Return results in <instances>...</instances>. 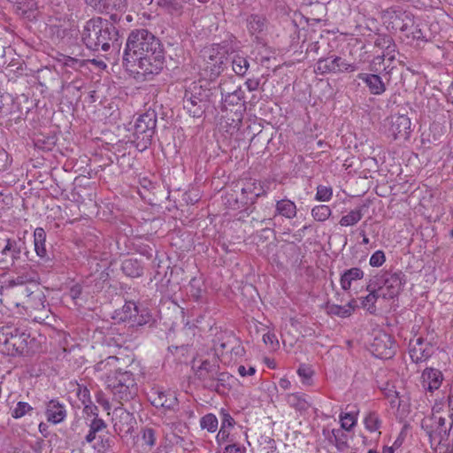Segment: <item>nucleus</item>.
<instances>
[{
    "mask_svg": "<svg viewBox=\"0 0 453 453\" xmlns=\"http://www.w3.org/2000/svg\"><path fill=\"white\" fill-rule=\"evenodd\" d=\"M123 64L128 72L135 75V79L152 80L164 67L159 40L146 29L132 31L124 50Z\"/></svg>",
    "mask_w": 453,
    "mask_h": 453,
    "instance_id": "f257e3e1",
    "label": "nucleus"
},
{
    "mask_svg": "<svg viewBox=\"0 0 453 453\" xmlns=\"http://www.w3.org/2000/svg\"><path fill=\"white\" fill-rule=\"evenodd\" d=\"M118 358L108 357L106 359L98 362L94 369L97 377L104 380L107 388L110 389L113 398L121 403L133 399L138 391L137 383L134 374L129 371L114 369Z\"/></svg>",
    "mask_w": 453,
    "mask_h": 453,
    "instance_id": "f03ea898",
    "label": "nucleus"
},
{
    "mask_svg": "<svg viewBox=\"0 0 453 453\" xmlns=\"http://www.w3.org/2000/svg\"><path fill=\"white\" fill-rule=\"evenodd\" d=\"M116 34L115 27L107 20L92 19L87 21L83 28L82 41L89 50L107 51Z\"/></svg>",
    "mask_w": 453,
    "mask_h": 453,
    "instance_id": "7ed1b4c3",
    "label": "nucleus"
},
{
    "mask_svg": "<svg viewBox=\"0 0 453 453\" xmlns=\"http://www.w3.org/2000/svg\"><path fill=\"white\" fill-rule=\"evenodd\" d=\"M370 288L376 289L383 299H393L402 289L403 280L401 273L380 272L370 279Z\"/></svg>",
    "mask_w": 453,
    "mask_h": 453,
    "instance_id": "20e7f679",
    "label": "nucleus"
},
{
    "mask_svg": "<svg viewBox=\"0 0 453 453\" xmlns=\"http://www.w3.org/2000/svg\"><path fill=\"white\" fill-rule=\"evenodd\" d=\"M27 346V334L13 325L0 329V353L16 356L23 353Z\"/></svg>",
    "mask_w": 453,
    "mask_h": 453,
    "instance_id": "39448f33",
    "label": "nucleus"
},
{
    "mask_svg": "<svg viewBox=\"0 0 453 453\" xmlns=\"http://www.w3.org/2000/svg\"><path fill=\"white\" fill-rule=\"evenodd\" d=\"M156 114L151 111L140 115L134 126L133 142L138 150H145L151 142L156 128Z\"/></svg>",
    "mask_w": 453,
    "mask_h": 453,
    "instance_id": "423d86ee",
    "label": "nucleus"
},
{
    "mask_svg": "<svg viewBox=\"0 0 453 453\" xmlns=\"http://www.w3.org/2000/svg\"><path fill=\"white\" fill-rule=\"evenodd\" d=\"M210 90L203 86L193 84L186 90L183 98V107L193 118H199L208 107Z\"/></svg>",
    "mask_w": 453,
    "mask_h": 453,
    "instance_id": "0eeeda50",
    "label": "nucleus"
},
{
    "mask_svg": "<svg viewBox=\"0 0 453 453\" xmlns=\"http://www.w3.org/2000/svg\"><path fill=\"white\" fill-rule=\"evenodd\" d=\"M227 51L224 46L212 44L204 49V71L208 73L209 79H216L224 70Z\"/></svg>",
    "mask_w": 453,
    "mask_h": 453,
    "instance_id": "6e6552de",
    "label": "nucleus"
},
{
    "mask_svg": "<svg viewBox=\"0 0 453 453\" xmlns=\"http://www.w3.org/2000/svg\"><path fill=\"white\" fill-rule=\"evenodd\" d=\"M357 70L355 63H349L338 56L319 58L315 66V73L325 75L327 73H353Z\"/></svg>",
    "mask_w": 453,
    "mask_h": 453,
    "instance_id": "1a4fd4ad",
    "label": "nucleus"
},
{
    "mask_svg": "<svg viewBox=\"0 0 453 453\" xmlns=\"http://www.w3.org/2000/svg\"><path fill=\"white\" fill-rule=\"evenodd\" d=\"M370 349L374 357L380 359H389L396 351V344L389 334L379 333L373 338Z\"/></svg>",
    "mask_w": 453,
    "mask_h": 453,
    "instance_id": "9d476101",
    "label": "nucleus"
},
{
    "mask_svg": "<svg viewBox=\"0 0 453 453\" xmlns=\"http://www.w3.org/2000/svg\"><path fill=\"white\" fill-rule=\"evenodd\" d=\"M77 398L84 405V412L87 415V423L88 425H105L103 418H98L97 407L95 405H88L90 403L89 390L83 385L77 384L73 389Z\"/></svg>",
    "mask_w": 453,
    "mask_h": 453,
    "instance_id": "9b49d317",
    "label": "nucleus"
},
{
    "mask_svg": "<svg viewBox=\"0 0 453 453\" xmlns=\"http://www.w3.org/2000/svg\"><path fill=\"white\" fill-rule=\"evenodd\" d=\"M411 122L406 115H395L390 119L388 135L395 140L406 141L410 137Z\"/></svg>",
    "mask_w": 453,
    "mask_h": 453,
    "instance_id": "f8f14e48",
    "label": "nucleus"
},
{
    "mask_svg": "<svg viewBox=\"0 0 453 453\" xmlns=\"http://www.w3.org/2000/svg\"><path fill=\"white\" fill-rule=\"evenodd\" d=\"M434 353V347L421 337L412 339L409 344V355L412 362L418 364L426 361Z\"/></svg>",
    "mask_w": 453,
    "mask_h": 453,
    "instance_id": "ddd939ff",
    "label": "nucleus"
},
{
    "mask_svg": "<svg viewBox=\"0 0 453 453\" xmlns=\"http://www.w3.org/2000/svg\"><path fill=\"white\" fill-rule=\"evenodd\" d=\"M148 397L152 405L157 408L170 409L176 404L177 398L173 393L166 392L160 387H153L148 392Z\"/></svg>",
    "mask_w": 453,
    "mask_h": 453,
    "instance_id": "4468645a",
    "label": "nucleus"
},
{
    "mask_svg": "<svg viewBox=\"0 0 453 453\" xmlns=\"http://www.w3.org/2000/svg\"><path fill=\"white\" fill-rule=\"evenodd\" d=\"M353 426H339L329 431L327 428L323 429V434L326 438L334 443L339 450H344L348 447L349 433Z\"/></svg>",
    "mask_w": 453,
    "mask_h": 453,
    "instance_id": "2eb2a0df",
    "label": "nucleus"
},
{
    "mask_svg": "<svg viewBox=\"0 0 453 453\" xmlns=\"http://www.w3.org/2000/svg\"><path fill=\"white\" fill-rule=\"evenodd\" d=\"M443 380L442 372L433 367L426 368L421 374L422 387L429 392L439 389Z\"/></svg>",
    "mask_w": 453,
    "mask_h": 453,
    "instance_id": "dca6fc26",
    "label": "nucleus"
},
{
    "mask_svg": "<svg viewBox=\"0 0 453 453\" xmlns=\"http://www.w3.org/2000/svg\"><path fill=\"white\" fill-rule=\"evenodd\" d=\"M425 428L426 434L429 437L431 447L434 450L438 449L439 446L446 443L449 441L450 426L449 429L446 426H422Z\"/></svg>",
    "mask_w": 453,
    "mask_h": 453,
    "instance_id": "f3484780",
    "label": "nucleus"
},
{
    "mask_svg": "<svg viewBox=\"0 0 453 453\" xmlns=\"http://www.w3.org/2000/svg\"><path fill=\"white\" fill-rule=\"evenodd\" d=\"M357 78L365 83L372 95L380 96L387 89L386 83L378 74L360 73L357 74Z\"/></svg>",
    "mask_w": 453,
    "mask_h": 453,
    "instance_id": "a211bd4d",
    "label": "nucleus"
},
{
    "mask_svg": "<svg viewBox=\"0 0 453 453\" xmlns=\"http://www.w3.org/2000/svg\"><path fill=\"white\" fill-rule=\"evenodd\" d=\"M45 416L50 423H61L66 417L65 406L58 400H50L46 405Z\"/></svg>",
    "mask_w": 453,
    "mask_h": 453,
    "instance_id": "6ab92c4d",
    "label": "nucleus"
},
{
    "mask_svg": "<svg viewBox=\"0 0 453 453\" xmlns=\"http://www.w3.org/2000/svg\"><path fill=\"white\" fill-rule=\"evenodd\" d=\"M297 214V208L295 202L284 198L276 201L275 215L284 217L288 219H294Z\"/></svg>",
    "mask_w": 453,
    "mask_h": 453,
    "instance_id": "aec40b11",
    "label": "nucleus"
},
{
    "mask_svg": "<svg viewBox=\"0 0 453 453\" xmlns=\"http://www.w3.org/2000/svg\"><path fill=\"white\" fill-rule=\"evenodd\" d=\"M247 27L251 35L258 38L267 29V22L265 17L253 14L247 19Z\"/></svg>",
    "mask_w": 453,
    "mask_h": 453,
    "instance_id": "412c9836",
    "label": "nucleus"
},
{
    "mask_svg": "<svg viewBox=\"0 0 453 453\" xmlns=\"http://www.w3.org/2000/svg\"><path fill=\"white\" fill-rule=\"evenodd\" d=\"M364 272L358 267H353L345 271L340 279L341 288L343 290H349L354 281L361 280L364 277Z\"/></svg>",
    "mask_w": 453,
    "mask_h": 453,
    "instance_id": "4be33fe9",
    "label": "nucleus"
},
{
    "mask_svg": "<svg viewBox=\"0 0 453 453\" xmlns=\"http://www.w3.org/2000/svg\"><path fill=\"white\" fill-rule=\"evenodd\" d=\"M357 307V301L353 299L345 305H328L327 311L331 315H335L341 318H347L352 314Z\"/></svg>",
    "mask_w": 453,
    "mask_h": 453,
    "instance_id": "5701e85b",
    "label": "nucleus"
},
{
    "mask_svg": "<svg viewBox=\"0 0 453 453\" xmlns=\"http://www.w3.org/2000/svg\"><path fill=\"white\" fill-rule=\"evenodd\" d=\"M46 233L42 227H36L34 231V245L36 255L42 258L47 256Z\"/></svg>",
    "mask_w": 453,
    "mask_h": 453,
    "instance_id": "b1692460",
    "label": "nucleus"
},
{
    "mask_svg": "<svg viewBox=\"0 0 453 453\" xmlns=\"http://www.w3.org/2000/svg\"><path fill=\"white\" fill-rule=\"evenodd\" d=\"M242 192L247 194H252L255 198L259 197L261 196H265L269 191V183L268 182H257L250 181L248 182L245 187L242 188Z\"/></svg>",
    "mask_w": 453,
    "mask_h": 453,
    "instance_id": "393cba45",
    "label": "nucleus"
},
{
    "mask_svg": "<svg viewBox=\"0 0 453 453\" xmlns=\"http://www.w3.org/2000/svg\"><path fill=\"white\" fill-rule=\"evenodd\" d=\"M123 273L131 278L140 277L143 269L141 264L136 259L128 258L122 263Z\"/></svg>",
    "mask_w": 453,
    "mask_h": 453,
    "instance_id": "a878e982",
    "label": "nucleus"
},
{
    "mask_svg": "<svg viewBox=\"0 0 453 453\" xmlns=\"http://www.w3.org/2000/svg\"><path fill=\"white\" fill-rule=\"evenodd\" d=\"M137 306L134 302H127L121 311L117 312V317L121 321L135 322L137 316Z\"/></svg>",
    "mask_w": 453,
    "mask_h": 453,
    "instance_id": "bb28decb",
    "label": "nucleus"
},
{
    "mask_svg": "<svg viewBox=\"0 0 453 453\" xmlns=\"http://www.w3.org/2000/svg\"><path fill=\"white\" fill-rule=\"evenodd\" d=\"M380 387L393 407L400 406L402 400L393 383L387 381Z\"/></svg>",
    "mask_w": 453,
    "mask_h": 453,
    "instance_id": "cd10ccee",
    "label": "nucleus"
},
{
    "mask_svg": "<svg viewBox=\"0 0 453 453\" xmlns=\"http://www.w3.org/2000/svg\"><path fill=\"white\" fill-rule=\"evenodd\" d=\"M366 289L369 291V294L363 298L361 304L364 309L372 314L376 311L375 303L379 298H381V296L379 295L376 289L370 288V281L367 284Z\"/></svg>",
    "mask_w": 453,
    "mask_h": 453,
    "instance_id": "c85d7f7f",
    "label": "nucleus"
},
{
    "mask_svg": "<svg viewBox=\"0 0 453 453\" xmlns=\"http://www.w3.org/2000/svg\"><path fill=\"white\" fill-rule=\"evenodd\" d=\"M21 252V246L19 241L13 239H7L6 244L2 250L4 256H10L12 261L19 257Z\"/></svg>",
    "mask_w": 453,
    "mask_h": 453,
    "instance_id": "c756f323",
    "label": "nucleus"
},
{
    "mask_svg": "<svg viewBox=\"0 0 453 453\" xmlns=\"http://www.w3.org/2000/svg\"><path fill=\"white\" fill-rule=\"evenodd\" d=\"M392 24L395 29L406 31L411 26H412L413 21L409 13L402 12L399 15H395Z\"/></svg>",
    "mask_w": 453,
    "mask_h": 453,
    "instance_id": "7c9ffc66",
    "label": "nucleus"
},
{
    "mask_svg": "<svg viewBox=\"0 0 453 453\" xmlns=\"http://www.w3.org/2000/svg\"><path fill=\"white\" fill-rule=\"evenodd\" d=\"M363 217L361 209H355L350 211L347 215L342 217L340 225L342 226H350L358 223Z\"/></svg>",
    "mask_w": 453,
    "mask_h": 453,
    "instance_id": "2f4dec72",
    "label": "nucleus"
},
{
    "mask_svg": "<svg viewBox=\"0 0 453 453\" xmlns=\"http://www.w3.org/2000/svg\"><path fill=\"white\" fill-rule=\"evenodd\" d=\"M331 214H332V211L328 205H325V204L317 205L311 209L312 218L315 220L319 221V222L326 221L327 219H329Z\"/></svg>",
    "mask_w": 453,
    "mask_h": 453,
    "instance_id": "473e14b6",
    "label": "nucleus"
},
{
    "mask_svg": "<svg viewBox=\"0 0 453 453\" xmlns=\"http://www.w3.org/2000/svg\"><path fill=\"white\" fill-rule=\"evenodd\" d=\"M233 70L237 75H244L250 66L248 60L242 56H235L233 59Z\"/></svg>",
    "mask_w": 453,
    "mask_h": 453,
    "instance_id": "72a5a7b5",
    "label": "nucleus"
},
{
    "mask_svg": "<svg viewBox=\"0 0 453 453\" xmlns=\"http://www.w3.org/2000/svg\"><path fill=\"white\" fill-rule=\"evenodd\" d=\"M288 403L297 410H305L310 405L304 395L298 393L289 395Z\"/></svg>",
    "mask_w": 453,
    "mask_h": 453,
    "instance_id": "f704fd0d",
    "label": "nucleus"
},
{
    "mask_svg": "<svg viewBox=\"0 0 453 453\" xmlns=\"http://www.w3.org/2000/svg\"><path fill=\"white\" fill-rule=\"evenodd\" d=\"M127 6V0H105L101 12L123 11Z\"/></svg>",
    "mask_w": 453,
    "mask_h": 453,
    "instance_id": "c9c22d12",
    "label": "nucleus"
},
{
    "mask_svg": "<svg viewBox=\"0 0 453 453\" xmlns=\"http://www.w3.org/2000/svg\"><path fill=\"white\" fill-rule=\"evenodd\" d=\"M32 411L33 408L27 403L19 402L12 411V416L14 418H20L27 414L31 415Z\"/></svg>",
    "mask_w": 453,
    "mask_h": 453,
    "instance_id": "e433bc0d",
    "label": "nucleus"
},
{
    "mask_svg": "<svg viewBox=\"0 0 453 453\" xmlns=\"http://www.w3.org/2000/svg\"><path fill=\"white\" fill-rule=\"evenodd\" d=\"M189 0H165V4L167 10L174 15H179L181 13L184 5Z\"/></svg>",
    "mask_w": 453,
    "mask_h": 453,
    "instance_id": "4c0bfd02",
    "label": "nucleus"
},
{
    "mask_svg": "<svg viewBox=\"0 0 453 453\" xmlns=\"http://www.w3.org/2000/svg\"><path fill=\"white\" fill-rule=\"evenodd\" d=\"M340 425H356L357 422V411L355 407L349 411L342 412L340 415Z\"/></svg>",
    "mask_w": 453,
    "mask_h": 453,
    "instance_id": "58836bf2",
    "label": "nucleus"
},
{
    "mask_svg": "<svg viewBox=\"0 0 453 453\" xmlns=\"http://www.w3.org/2000/svg\"><path fill=\"white\" fill-rule=\"evenodd\" d=\"M26 303L27 307L34 310H41L45 307V298L42 292L37 291L32 299L27 300Z\"/></svg>",
    "mask_w": 453,
    "mask_h": 453,
    "instance_id": "ea45409f",
    "label": "nucleus"
},
{
    "mask_svg": "<svg viewBox=\"0 0 453 453\" xmlns=\"http://www.w3.org/2000/svg\"><path fill=\"white\" fill-rule=\"evenodd\" d=\"M333 196V190L330 187L319 185L317 188L315 199L320 202H328Z\"/></svg>",
    "mask_w": 453,
    "mask_h": 453,
    "instance_id": "a19ab883",
    "label": "nucleus"
},
{
    "mask_svg": "<svg viewBox=\"0 0 453 453\" xmlns=\"http://www.w3.org/2000/svg\"><path fill=\"white\" fill-rule=\"evenodd\" d=\"M263 342L273 350H276L280 347V342L273 332L268 331L263 334Z\"/></svg>",
    "mask_w": 453,
    "mask_h": 453,
    "instance_id": "79ce46f5",
    "label": "nucleus"
},
{
    "mask_svg": "<svg viewBox=\"0 0 453 453\" xmlns=\"http://www.w3.org/2000/svg\"><path fill=\"white\" fill-rule=\"evenodd\" d=\"M297 374L302 379V382L303 384H310L313 374V371L310 366L302 364L297 369Z\"/></svg>",
    "mask_w": 453,
    "mask_h": 453,
    "instance_id": "37998d69",
    "label": "nucleus"
},
{
    "mask_svg": "<svg viewBox=\"0 0 453 453\" xmlns=\"http://www.w3.org/2000/svg\"><path fill=\"white\" fill-rule=\"evenodd\" d=\"M386 262L384 251L376 250L369 259V265L372 267H380Z\"/></svg>",
    "mask_w": 453,
    "mask_h": 453,
    "instance_id": "c03bdc74",
    "label": "nucleus"
},
{
    "mask_svg": "<svg viewBox=\"0 0 453 453\" xmlns=\"http://www.w3.org/2000/svg\"><path fill=\"white\" fill-rule=\"evenodd\" d=\"M106 426H91V430L86 436V440L88 442H92L94 440L98 438L102 441H104V429Z\"/></svg>",
    "mask_w": 453,
    "mask_h": 453,
    "instance_id": "a18cd8bd",
    "label": "nucleus"
},
{
    "mask_svg": "<svg viewBox=\"0 0 453 453\" xmlns=\"http://www.w3.org/2000/svg\"><path fill=\"white\" fill-rule=\"evenodd\" d=\"M200 285V280L196 278H193L189 281L190 294L196 299H198L202 295Z\"/></svg>",
    "mask_w": 453,
    "mask_h": 453,
    "instance_id": "49530a36",
    "label": "nucleus"
},
{
    "mask_svg": "<svg viewBox=\"0 0 453 453\" xmlns=\"http://www.w3.org/2000/svg\"><path fill=\"white\" fill-rule=\"evenodd\" d=\"M142 439L146 444L152 447L156 442L155 431L152 428L143 430Z\"/></svg>",
    "mask_w": 453,
    "mask_h": 453,
    "instance_id": "de8ad7c7",
    "label": "nucleus"
},
{
    "mask_svg": "<svg viewBox=\"0 0 453 453\" xmlns=\"http://www.w3.org/2000/svg\"><path fill=\"white\" fill-rule=\"evenodd\" d=\"M433 422L436 425H445L447 422L446 417L442 415V411H441V409H435L433 410V415H432Z\"/></svg>",
    "mask_w": 453,
    "mask_h": 453,
    "instance_id": "09e8293b",
    "label": "nucleus"
},
{
    "mask_svg": "<svg viewBox=\"0 0 453 453\" xmlns=\"http://www.w3.org/2000/svg\"><path fill=\"white\" fill-rule=\"evenodd\" d=\"M27 277L25 276H18L14 279H12L8 281L9 287L12 288H17V289L20 288L21 287L25 286V283L27 281Z\"/></svg>",
    "mask_w": 453,
    "mask_h": 453,
    "instance_id": "8fccbe9b",
    "label": "nucleus"
},
{
    "mask_svg": "<svg viewBox=\"0 0 453 453\" xmlns=\"http://www.w3.org/2000/svg\"><path fill=\"white\" fill-rule=\"evenodd\" d=\"M200 425H218V418L212 413L206 414L201 418Z\"/></svg>",
    "mask_w": 453,
    "mask_h": 453,
    "instance_id": "3c124183",
    "label": "nucleus"
},
{
    "mask_svg": "<svg viewBox=\"0 0 453 453\" xmlns=\"http://www.w3.org/2000/svg\"><path fill=\"white\" fill-rule=\"evenodd\" d=\"M434 453H453V440L449 442V440L446 443L441 445L434 450Z\"/></svg>",
    "mask_w": 453,
    "mask_h": 453,
    "instance_id": "603ef678",
    "label": "nucleus"
},
{
    "mask_svg": "<svg viewBox=\"0 0 453 453\" xmlns=\"http://www.w3.org/2000/svg\"><path fill=\"white\" fill-rule=\"evenodd\" d=\"M228 427L229 426H221V429L219 431L216 436L218 442L221 443L227 440L230 434Z\"/></svg>",
    "mask_w": 453,
    "mask_h": 453,
    "instance_id": "864d4df0",
    "label": "nucleus"
},
{
    "mask_svg": "<svg viewBox=\"0 0 453 453\" xmlns=\"http://www.w3.org/2000/svg\"><path fill=\"white\" fill-rule=\"evenodd\" d=\"M97 403H99L100 407L103 409V411L106 413L107 416H110V409L111 405L107 399H105L104 396L99 395L97 397Z\"/></svg>",
    "mask_w": 453,
    "mask_h": 453,
    "instance_id": "5fc2aeb1",
    "label": "nucleus"
},
{
    "mask_svg": "<svg viewBox=\"0 0 453 453\" xmlns=\"http://www.w3.org/2000/svg\"><path fill=\"white\" fill-rule=\"evenodd\" d=\"M245 86L249 91L252 92L258 88L259 87V80L258 79H248L245 82Z\"/></svg>",
    "mask_w": 453,
    "mask_h": 453,
    "instance_id": "6e6d98bb",
    "label": "nucleus"
},
{
    "mask_svg": "<svg viewBox=\"0 0 453 453\" xmlns=\"http://www.w3.org/2000/svg\"><path fill=\"white\" fill-rule=\"evenodd\" d=\"M255 372H256V369L253 366L249 367V369H247L244 365H240L238 367V373L242 377H245L247 375L251 376V375L255 374Z\"/></svg>",
    "mask_w": 453,
    "mask_h": 453,
    "instance_id": "4d7b16f0",
    "label": "nucleus"
},
{
    "mask_svg": "<svg viewBox=\"0 0 453 453\" xmlns=\"http://www.w3.org/2000/svg\"><path fill=\"white\" fill-rule=\"evenodd\" d=\"M16 292L23 295L27 298V300H29V301H30V299H32L33 296H35L36 293V292L31 291L26 286L21 287L19 289H16Z\"/></svg>",
    "mask_w": 453,
    "mask_h": 453,
    "instance_id": "13d9d810",
    "label": "nucleus"
},
{
    "mask_svg": "<svg viewBox=\"0 0 453 453\" xmlns=\"http://www.w3.org/2000/svg\"><path fill=\"white\" fill-rule=\"evenodd\" d=\"M86 3L96 10L101 12L105 0H85Z\"/></svg>",
    "mask_w": 453,
    "mask_h": 453,
    "instance_id": "bf43d9fd",
    "label": "nucleus"
},
{
    "mask_svg": "<svg viewBox=\"0 0 453 453\" xmlns=\"http://www.w3.org/2000/svg\"><path fill=\"white\" fill-rule=\"evenodd\" d=\"M223 453H242L241 449L235 444L228 445L225 448Z\"/></svg>",
    "mask_w": 453,
    "mask_h": 453,
    "instance_id": "052dcab7",
    "label": "nucleus"
},
{
    "mask_svg": "<svg viewBox=\"0 0 453 453\" xmlns=\"http://www.w3.org/2000/svg\"><path fill=\"white\" fill-rule=\"evenodd\" d=\"M81 295V287L80 286H73L70 290V296L71 297L75 300L77 299Z\"/></svg>",
    "mask_w": 453,
    "mask_h": 453,
    "instance_id": "680f3d73",
    "label": "nucleus"
},
{
    "mask_svg": "<svg viewBox=\"0 0 453 453\" xmlns=\"http://www.w3.org/2000/svg\"><path fill=\"white\" fill-rule=\"evenodd\" d=\"M221 425H232L233 418L226 412L221 411Z\"/></svg>",
    "mask_w": 453,
    "mask_h": 453,
    "instance_id": "e2e57ef3",
    "label": "nucleus"
},
{
    "mask_svg": "<svg viewBox=\"0 0 453 453\" xmlns=\"http://www.w3.org/2000/svg\"><path fill=\"white\" fill-rule=\"evenodd\" d=\"M112 415H116V416H125L126 418H128L129 417V413L127 412L126 411H124L122 408L120 407H116L113 411V413Z\"/></svg>",
    "mask_w": 453,
    "mask_h": 453,
    "instance_id": "0e129e2a",
    "label": "nucleus"
},
{
    "mask_svg": "<svg viewBox=\"0 0 453 453\" xmlns=\"http://www.w3.org/2000/svg\"><path fill=\"white\" fill-rule=\"evenodd\" d=\"M279 385L283 389H288L290 388V381L288 379H280L279 381Z\"/></svg>",
    "mask_w": 453,
    "mask_h": 453,
    "instance_id": "69168bd1",
    "label": "nucleus"
},
{
    "mask_svg": "<svg viewBox=\"0 0 453 453\" xmlns=\"http://www.w3.org/2000/svg\"><path fill=\"white\" fill-rule=\"evenodd\" d=\"M264 361H265V364L267 365V367H269L271 369L276 368L274 360L265 357Z\"/></svg>",
    "mask_w": 453,
    "mask_h": 453,
    "instance_id": "338daca9",
    "label": "nucleus"
},
{
    "mask_svg": "<svg viewBox=\"0 0 453 453\" xmlns=\"http://www.w3.org/2000/svg\"><path fill=\"white\" fill-rule=\"evenodd\" d=\"M365 425H377V420L371 414L365 419Z\"/></svg>",
    "mask_w": 453,
    "mask_h": 453,
    "instance_id": "774afa93",
    "label": "nucleus"
}]
</instances>
